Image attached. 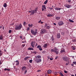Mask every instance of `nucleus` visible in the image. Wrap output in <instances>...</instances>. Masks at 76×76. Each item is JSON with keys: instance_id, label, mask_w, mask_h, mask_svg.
Wrapping results in <instances>:
<instances>
[{"instance_id": "c756f323", "label": "nucleus", "mask_w": 76, "mask_h": 76, "mask_svg": "<svg viewBox=\"0 0 76 76\" xmlns=\"http://www.w3.org/2000/svg\"><path fill=\"white\" fill-rule=\"evenodd\" d=\"M48 2V0H46L44 3V4H47V2Z\"/></svg>"}, {"instance_id": "052dcab7", "label": "nucleus", "mask_w": 76, "mask_h": 76, "mask_svg": "<svg viewBox=\"0 0 76 76\" xmlns=\"http://www.w3.org/2000/svg\"><path fill=\"white\" fill-rule=\"evenodd\" d=\"M74 65L73 64H71V66H73Z\"/></svg>"}, {"instance_id": "e2e57ef3", "label": "nucleus", "mask_w": 76, "mask_h": 76, "mask_svg": "<svg viewBox=\"0 0 76 76\" xmlns=\"http://www.w3.org/2000/svg\"><path fill=\"white\" fill-rule=\"evenodd\" d=\"M41 24H42V23H43V22H41Z\"/></svg>"}, {"instance_id": "6e6d98bb", "label": "nucleus", "mask_w": 76, "mask_h": 76, "mask_svg": "<svg viewBox=\"0 0 76 76\" xmlns=\"http://www.w3.org/2000/svg\"><path fill=\"white\" fill-rule=\"evenodd\" d=\"M66 66H67V65H68V63H66Z\"/></svg>"}, {"instance_id": "423d86ee", "label": "nucleus", "mask_w": 76, "mask_h": 76, "mask_svg": "<svg viewBox=\"0 0 76 76\" xmlns=\"http://www.w3.org/2000/svg\"><path fill=\"white\" fill-rule=\"evenodd\" d=\"M35 44V42H32L31 44V46L33 48H34V45Z\"/></svg>"}, {"instance_id": "a878e982", "label": "nucleus", "mask_w": 76, "mask_h": 76, "mask_svg": "<svg viewBox=\"0 0 76 76\" xmlns=\"http://www.w3.org/2000/svg\"><path fill=\"white\" fill-rule=\"evenodd\" d=\"M48 72L49 74H50L51 73V71L50 70H48Z\"/></svg>"}, {"instance_id": "aec40b11", "label": "nucleus", "mask_w": 76, "mask_h": 76, "mask_svg": "<svg viewBox=\"0 0 76 76\" xmlns=\"http://www.w3.org/2000/svg\"><path fill=\"white\" fill-rule=\"evenodd\" d=\"M3 39V36L2 35H0V39L2 40Z\"/></svg>"}, {"instance_id": "7c9ffc66", "label": "nucleus", "mask_w": 76, "mask_h": 76, "mask_svg": "<svg viewBox=\"0 0 76 76\" xmlns=\"http://www.w3.org/2000/svg\"><path fill=\"white\" fill-rule=\"evenodd\" d=\"M51 52H54V49H51Z\"/></svg>"}, {"instance_id": "9d476101", "label": "nucleus", "mask_w": 76, "mask_h": 76, "mask_svg": "<svg viewBox=\"0 0 76 76\" xmlns=\"http://www.w3.org/2000/svg\"><path fill=\"white\" fill-rule=\"evenodd\" d=\"M44 9H46V7L45 5H42V11H44Z\"/></svg>"}, {"instance_id": "c03bdc74", "label": "nucleus", "mask_w": 76, "mask_h": 76, "mask_svg": "<svg viewBox=\"0 0 76 76\" xmlns=\"http://www.w3.org/2000/svg\"><path fill=\"white\" fill-rule=\"evenodd\" d=\"M68 2H69V3L71 2V0H68Z\"/></svg>"}, {"instance_id": "473e14b6", "label": "nucleus", "mask_w": 76, "mask_h": 76, "mask_svg": "<svg viewBox=\"0 0 76 76\" xmlns=\"http://www.w3.org/2000/svg\"><path fill=\"white\" fill-rule=\"evenodd\" d=\"M39 50L40 51H42V49L41 48V47H40L39 48Z\"/></svg>"}, {"instance_id": "774afa93", "label": "nucleus", "mask_w": 76, "mask_h": 76, "mask_svg": "<svg viewBox=\"0 0 76 76\" xmlns=\"http://www.w3.org/2000/svg\"><path fill=\"white\" fill-rule=\"evenodd\" d=\"M74 75H71V76H74Z\"/></svg>"}, {"instance_id": "0e129e2a", "label": "nucleus", "mask_w": 76, "mask_h": 76, "mask_svg": "<svg viewBox=\"0 0 76 76\" xmlns=\"http://www.w3.org/2000/svg\"><path fill=\"white\" fill-rule=\"evenodd\" d=\"M35 31H38V30H37V29H36Z\"/></svg>"}, {"instance_id": "4d7b16f0", "label": "nucleus", "mask_w": 76, "mask_h": 76, "mask_svg": "<svg viewBox=\"0 0 76 76\" xmlns=\"http://www.w3.org/2000/svg\"><path fill=\"white\" fill-rule=\"evenodd\" d=\"M48 59H50V57L49 56H48Z\"/></svg>"}, {"instance_id": "4468645a", "label": "nucleus", "mask_w": 76, "mask_h": 76, "mask_svg": "<svg viewBox=\"0 0 76 76\" xmlns=\"http://www.w3.org/2000/svg\"><path fill=\"white\" fill-rule=\"evenodd\" d=\"M61 18V17H57L56 18V20H59Z\"/></svg>"}, {"instance_id": "1a4fd4ad", "label": "nucleus", "mask_w": 76, "mask_h": 76, "mask_svg": "<svg viewBox=\"0 0 76 76\" xmlns=\"http://www.w3.org/2000/svg\"><path fill=\"white\" fill-rule=\"evenodd\" d=\"M62 59L64 60V61H67L68 60L67 57L66 56L63 57L62 58Z\"/></svg>"}, {"instance_id": "79ce46f5", "label": "nucleus", "mask_w": 76, "mask_h": 76, "mask_svg": "<svg viewBox=\"0 0 76 76\" xmlns=\"http://www.w3.org/2000/svg\"><path fill=\"white\" fill-rule=\"evenodd\" d=\"M49 9H50V10H53V8H49Z\"/></svg>"}, {"instance_id": "f257e3e1", "label": "nucleus", "mask_w": 76, "mask_h": 76, "mask_svg": "<svg viewBox=\"0 0 76 76\" xmlns=\"http://www.w3.org/2000/svg\"><path fill=\"white\" fill-rule=\"evenodd\" d=\"M38 11V8H36L35 10H32L31 11H29V13H31L30 15H34L35 13H36L37 12V11Z\"/></svg>"}, {"instance_id": "49530a36", "label": "nucleus", "mask_w": 76, "mask_h": 76, "mask_svg": "<svg viewBox=\"0 0 76 76\" xmlns=\"http://www.w3.org/2000/svg\"><path fill=\"white\" fill-rule=\"evenodd\" d=\"M50 60H53V58H50Z\"/></svg>"}, {"instance_id": "864d4df0", "label": "nucleus", "mask_w": 76, "mask_h": 76, "mask_svg": "<svg viewBox=\"0 0 76 76\" xmlns=\"http://www.w3.org/2000/svg\"><path fill=\"white\" fill-rule=\"evenodd\" d=\"M29 29H30L29 28H27V30L28 31H29Z\"/></svg>"}, {"instance_id": "6e6552de", "label": "nucleus", "mask_w": 76, "mask_h": 76, "mask_svg": "<svg viewBox=\"0 0 76 76\" xmlns=\"http://www.w3.org/2000/svg\"><path fill=\"white\" fill-rule=\"evenodd\" d=\"M58 25L59 26H61V25H64V23L62 21H59L58 22Z\"/></svg>"}, {"instance_id": "a19ab883", "label": "nucleus", "mask_w": 76, "mask_h": 76, "mask_svg": "<svg viewBox=\"0 0 76 76\" xmlns=\"http://www.w3.org/2000/svg\"><path fill=\"white\" fill-rule=\"evenodd\" d=\"M64 73H67V71L66 70H65V71H64Z\"/></svg>"}, {"instance_id": "c9c22d12", "label": "nucleus", "mask_w": 76, "mask_h": 76, "mask_svg": "<svg viewBox=\"0 0 76 76\" xmlns=\"http://www.w3.org/2000/svg\"><path fill=\"white\" fill-rule=\"evenodd\" d=\"M73 63L74 64H75V65H76V62L75 61H73Z\"/></svg>"}, {"instance_id": "5701e85b", "label": "nucleus", "mask_w": 76, "mask_h": 76, "mask_svg": "<svg viewBox=\"0 0 76 76\" xmlns=\"http://www.w3.org/2000/svg\"><path fill=\"white\" fill-rule=\"evenodd\" d=\"M43 47L45 48H46V47H47V44H45L44 45Z\"/></svg>"}, {"instance_id": "7ed1b4c3", "label": "nucleus", "mask_w": 76, "mask_h": 76, "mask_svg": "<svg viewBox=\"0 0 76 76\" xmlns=\"http://www.w3.org/2000/svg\"><path fill=\"white\" fill-rule=\"evenodd\" d=\"M35 61L36 62H37V63H39L41 61V59L39 58H37V57H36L35 58Z\"/></svg>"}, {"instance_id": "09e8293b", "label": "nucleus", "mask_w": 76, "mask_h": 76, "mask_svg": "<svg viewBox=\"0 0 76 76\" xmlns=\"http://www.w3.org/2000/svg\"><path fill=\"white\" fill-rule=\"evenodd\" d=\"M47 24H45V27H47Z\"/></svg>"}, {"instance_id": "393cba45", "label": "nucleus", "mask_w": 76, "mask_h": 76, "mask_svg": "<svg viewBox=\"0 0 76 76\" xmlns=\"http://www.w3.org/2000/svg\"><path fill=\"white\" fill-rule=\"evenodd\" d=\"M69 22H72V23H73V22H74V21H73L72 20H71L70 19L69 20Z\"/></svg>"}, {"instance_id": "39448f33", "label": "nucleus", "mask_w": 76, "mask_h": 76, "mask_svg": "<svg viewBox=\"0 0 76 76\" xmlns=\"http://www.w3.org/2000/svg\"><path fill=\"white\" fill-rule=\"evenodd\" d=\"M31 33L32 34H33V35H35L37 34V31H33V30L32 29L31 30Z\"/></svg>"}, {"instance_id": "603ef678", "label": "nucleus", "mask_w": 76, "mask_h": 76, "mask_svg": "<svg viewBox=\"0 0 76 76\" xmlns=\"http://www.w3.org/2000/svg\"><path fill=\"white\" fill-rule=\"evenodd\" d=\"M2 29H3V30H4V27L3 26Z\"/></svg>"}, {"instance_id": "2f4dec72", "label": "nucleus", "mask_w": 76, "mask_h": 76, "mask_svg": "<svg viewBox=\"0 0 76 76\" xmlns=\"http://www.w3.org/2000/svg\"><path fill=\"white\" fill-rule=\"evenodd\" d=\"M40 47H41V46H40V45H38V46H37V48H40Z\"/></svg>"}, {"instance_id": "e433bc0d", "label": "nucleus", "mask_w": 76, "mask_h": 76, "mask_svg": "<svg viewBox=\"0 0 76 76\" xmlns=\"http://www.w3.org/2000/svg\"><path fill=\"white\" fill-rule=\"evenodd\" d=\"M73 42H76V40L75 39H74L72 40Z\"/></svg>"}, {"instance_id": "13d9d810", "label": "nucleus", "mask_w": 76, "mask_h": 76, "mask_svg": "<svg viewBox=\"0 0 76 76\" xmlns=\"http://www.w3.org/2000/svg\"><path fill=\"white\" fill-rule=\"evenodd\" d=\"M20 38H21V39H22V36H20Z\"/></svg>"}, {"instance_id": "de8ad7c7", "label": "nucleus", "mask_w": 76, "mask_h": 76, "mask_svg": "<svg viewBox=\"0 0 76 76\" xmlns=\"http://www.w3.org/2000/svg\"><path fill=\"white\" fill-rule=\"evenodd\" d=\"M26 25V22H24V25Z\"/></svg>"}, {"instance_id": "4be33fe9", "label": "nucleus", "mask_w": 76, "mask_h": 76, "mask_svg": "<svg viewBox=\"0 0 76 76\" xmlns=\"http://www.w3.org/2000/svg\"><path fill=\"white\" fill-rule=\"evenodd\" d=\"M48 17H51V16H53V15L51 14H49L47 15Z\"/></svg>"}, {"instance_id": "a18cd8bd", "label": "nucleus", "mask_w": 76, "mask_h": 76, "mask_svg": "<svg viewBox=\"0 0 76 76\" xmlns=\"http://www.w3.org/2000/svg\"><path fill=\"white\" fill-rule=\"evenodd\" d=\"M41 72V70H38L37 71V72Z\"/></svg>"}, {"instance_id": "69168bd1", "label": "nucleus", "mask_w": 76, "mask_h": 76, "mask_svg": "<svg viewBox=\"0 0 76 76\" xmlns=\"http://www.w3.org/2000/svg\"><path fill=\"white\" fill-rule=\"evenodd\" d=\"M36 46H37V45H38V44H37V43H36Z\"/></svg>"}, {"instance_id": "9b49d317", "label": "nucleus", "mask_w": 76, "mask_h": 76, "mask_svg": "<svg viewBox=\"0 0 76 76\" xmlns=\"http://www.w3.org/2000/svg\"><path fill=\"white\" fill-rule=\"evenodd\" d=\"M55 53H56V54H58L59 52H58V51L56 50H54V52Z\"/></svg>"}, {"instance_id": "6ab92c4d", "label": "nucleus", "mask_w": 76, "mask_h": 76, "mask_svg": "<svg viewBox=\"0 0 76 76\" xmlns=\"http://www.w3.org/2000/svg\"><path fill=\"white\" fill-rule=\"evenodd\" d=\"M72 48L73 50H75L76 48H75V47L72 46Z\"/></svg>"}, {"instance_id": "5fc2aeb1", "label": "nucleus", "mask_w": 76, "mask_h": 76, "mask_svg": "<svg viewBox=\"0 0 76 76\" xmlns=\"http://www.w3.org/2000/svg\"><path fill=\"white\" fill-rule=\"evenodd\" d=\"M41 22V20H40L39 22H38V23H40Z\"/></svg>"}, {"instance_id": "f8f14e48", "label": "nucleus", "mask_w": 76, "mask_h": 76, "mask_svg": "<svg viewBox=\"0 0 76 76\" xmlns=\"http://www.w3.org/2000/svg\"><path fill=\"white\" fill-rule=\"evenodd\" d=\"M26 66H23L22 68V70L23 71H24L26 69Z\"/></svg>"}, {"instance_id": "f3484780", "label": "nucleus", "mask_w": 76, "mask_h": 76, "mask_svg": "<svg viewBox=\"0 0 76 76\" xmlns=\"http://www.w3.org/2000/svg\"><path fill=\"white\" fill-rule=\"evenodd\" d=\"M36 57H37V58H41V56L39 55H38Z\"/></svg>"}, {"instance_id": "3c124183", "label": "nucleus", "mask_w": 76, "mask_h": 76, "mask_svg": "<svg viewBox=\"0 0 76 76\" xmlns=\"http://www.w3.org/2000/svg\"><path fill=\"white\" fill-rule=\"evenodd\" d=\"M18 62H19V61L18 60L15 61V63H18Z\"/></svg>"}, {"instance_id": "72a5a7b5", "label": "nucleus", "mask_w": 76, "mask_h": 76, "mask_svg": "<svg viewBox=\"0 0 76 76\" xmlns=\"http://www.w3.org/2000/svg\"><path fill=\"white\" fill-rule=\"evenodd\" d=\"M54 50H58V49H57V48L56 47H55L54 48Z\"/></svg>"}, {"instance_id": "8fccbe9b", "label": "nucleus", "mask_w": 76, "mask_h": 76, "mask_svg": "<svg viewBox=\"0 0 76 76\" xmlns=\"http://www.w3.org/2000/svg\"><path fill=\"white\" fill-rule=\"evenodd\" d=\"M22 45L23 46V47H25V44H24Z\"/></svg>"}, {"instance_id": "ea45409f", "label": "nucleus", "mask_w": 76, "mask_h": 76, "mask_svg": "<svg viewBox=\"0 0 76 76\" xmlns=\"http://www.w3.org/2000/svg\"><path fill=\"white\" fill-rule=\"evenodd\" d=\"M26 72H27V70H26L24 72V74H26Z\"/></svg>"}, {"instance_id": "a211bd4d", "label": "nucleus", "mask_w": 76, "mask_h": 76, "mask_svg": "<svg viewBox=\"0 0 76 76\" xmlns=\"http://www.w3.org/2000/svg\"><path fill=\"white\" fill-rule=\"evenodd\" d=\"M3 6L4 7H7V4L6 3H5L4 4Z\"/></svg>"}, {"instance_id": "ddd939ff", "label": "nucleus", "mask_w": 76, "mask_h": 76, "mask_svg": "<svg viewBox=\"0 0 76 76\" xmlns=\"http://www.w3.org/2000/svg\"><path fill=\"white\" fill-rule=\"evenodd\" d=\"M55 10L57 11L60 10H61V8H60L56 7L55 8Z\"/></svg>"}, {"instance_id": "bf43d9fd", "label": "nucleus", "mask_w": 76, "mask_h": 76, "mask_svg": "<svg viewBox=\"0 0 76 76\" xmlns=\"http://www.w3.org/2000/svg\"><path fill=\"white\" fill-rule=\"evenodd\" d=\"M53 25H56V24L55 23H53Z\"/></svg>"}, {"instance_id": "bb28decb", "label": "nucleus", "mask_w": 76, "mask_h": 76, "mask_svg": "<svg viewBox=\"0 0 76 76\" xmlns=\"http://www.w3.org/2000/svg\"><path fill=\"white\" fill-rule=\"evenodd\" d=\"M65 52L64 50V49H63V50H61V53H63V52Z\"/></svg>"}, {"instance_id": "f03ea898", "label": "nucleus", "mask_w": 76, "mask_h": 76, "mask_svg": "<svg viewBox=\"0 0 76 76\" xmlns=\"http://www.w3.org/2000/svg\"><path fill=\"white\" fill-rule=\"evenodd\" d=\"M22 24H20L19 26H17L15 27V30H20V29L22 28Z\"/></svg>"}, {"instance_id": "412c9836", "label": "nucleus", "mask_w": 76, "mask_h": 76, "mask_svg": "<svg viewBox=\"0 0 76 76\" xmlns=\"http://www.w3.org/2000/svg\"><path fill=\"white\" fill-rule=\"evenodd\" d=\"M28 49L29 50H34V48H29Z\"/></svg>"}, {"instance_id": "2eb2a0df", "label": "nucleus", "mask_w": 76, "mask_h": 76, "mask_svg": "<svg viewBox=\"0 0 76 76\" xmlns=\"http://www.w3.org/2000/svg\"><path fill=\"white\" fill-rule=\"evenodd\" d=\"M57 37L58 38H60V33L57 34Z\"/></svg>"}, {"instance_id": "37998d69", "label": "nucleus", "mask_w": 76, "mask_h": 76, "mask_svg": "<svg viewBox=\"0 0 76 76\" xmlns=\"http://www.w3.org/2000/svg\"><path fill=\"white\" fill-rule=\"evenodd\" d=\"M2 56V53H0V56Z\"/></svg>"}, {"instance_id": "c85d7f7f", "label": "nucleus", "mask_w": 76, "mask_h": 76, "mask_svg": "<svg viewBox=\"0 0 76 76\" xmlns=\"http://www.w3.org/2000/svg\"><path fill=\"white\" fill-rule=\"evenodd\" d=\"M28 26H29V27H30L31 28V27H32V26H33V25H32V24L30 25V24H29Z\"/></svg>"}, {"instance_id": "f704fd0d", "label": "nucleus", "mask_w": 76, "mask_h": 76, "mask_svg": "<svg viewBox=\"0 0 76 76\" xmlns=\"http://www.w3.org/2000/svg\"><path fill=\"white\" fill-rule=\"evenodd\" d=\"M32 62V60H29V63H31Z\"/></svg>"}, {"instance_id": "cd10ccee", "label": "nucleus", "mask_w": 76, "mask_h": 76, "mask_svg": "<svg viewBox=\"0 0 76 76\" xmlns=\"http://www.w3.org/2000/svg\"><path fill=\"white\" fill-rule=\"evenodd\" d=\"M46 28H47V29H49L50 28H51V26H47L46 27Z\"/></svg>"}, {"instance_id": "680f3d73", "label": "nucleus", "mask_w": 76, "mask_h": 76, "mask_svg": "<svg viewBox=\"0 0 76 76\" xmlns=\"http://www.w3.org/2000/svg\"><path fill=\"white\" fill-rule=\"evenodd\" d=\"M1 28H2V26H0V29H1Z\"/></svg>"}, {"instance_id": "0eeeda50", "label": "nucleus", "mask_w": 76, "mask_h": 76, "mask_svg": "<svg viewBox=\"0 0 76 76\" xmlns=\"http://www.w3.org/2000/svg\"><path fill=\"white\" fill-rule=\"evenodd\" d=\"M65 7L69 9L70 7H72V5H69L68 4H66L65 5Z\"/></svg>"}, {"instance_id": "338daca9", "label": "nucleus", "mask_w": 76, "mask_h": 76, "mask_svg": "<svg viewBox=\"0 0 76 76\" xmlns=\"http://www.w3.org/2000/svg\"><path fill=\"white\" fill-rule=\"evenodd\" d=\"M57 57H56V58H55V59H57Z\"/></svg>"}, {"instance_id": "58836bf2", "label": "nucleus", "mask_w": 76, "mask_h": 76, "mask_svg": "<svg viewBox=\"0 0 76 76\" xmlns=\"http://www.w3.org/2000/svg\"><path fill=\"white\" fill-rule=\"evenodd\" d=\"M9 33L10 34V33H11L12 32V30H10L9 31Z\"/></svg>"}, {"instance_id": "20e7f679", "label": "nucleus", "mask_w": 76, "mask_h": 76, "mask_svg": "<svg viewBox=\"0 0 76 76\" xmlns=\"http://www.w3.org/2000/svg\"><path fill=\"white\" fill-rule=\"evenodd\" d=\"M47 32V30L45 29H42L40 31V33L41 34H45Z\"/></svg>"}, {"instance_id": "b1692460", "label": "nucleus", "mask_w": 76, "mask_h": 76, "mask_svg": "<svg viewBox=\"0 0 76 76\" xmlns=\"http://www.w3.org/2000/svg\"><path fill=\"white\" fill-rule=\"evenodd\" d=\"M28 58H29V57H26L24 58V60H25V61H26V60H27Z\"/></svg>"}, {"instance_id": "4c0bfd02", "label": "nucleus", "mask_w": 76, "mask_h": 76, "mask_svg": "<svg viewBox=\"0 0 76 76\" xmlns=\"http://www.w3.org/2000/svg\"><path fill=\"white\" fill-rule=\"evenodd\" d=\"M19 62H18L16 64V65H17V66H18V65H19Z\"/></svg>"}, {"instance_id": "dca6fc26", "label": "nucleus", "mask_w": 76, "mask_h": 76, "mask_svg": "<svg viewBox=\"0 0 76 76\" xmlns=\"http://www.w3.org/2000/svg\"><path fill=\"white\" fill-rule=\"evenodd\" d=\"M4 70L5 71L7 70V71H8V72H10V69H7V68H5Z\"/></svg>"}]
</instances>
